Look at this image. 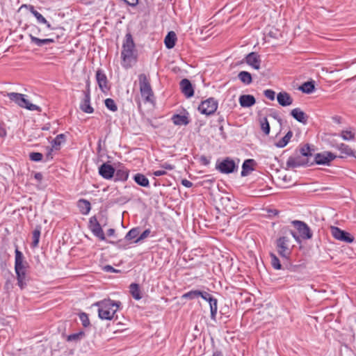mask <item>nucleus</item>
Listing matches in <instances>:
<instances>
[{
    "label": "nucleus",
    "instance_id": "f257e3e1",
    "mask_svg": "<svg viewBox=\"0 0 356 356\" xmlns=\"http://www.w3.org/2000/svg\"><path fill=\"white\" fill-rule=\"evenodd\" d=\"M121 302L111 299H104L93 304L98 307V316L102 320H111L118 310Z\"/></svg>",
    "mask_w": 356,
    "mask_h": 356
},
{
    "label": "nucleus",
    "instance_id": "f03ea898",
    "mask_svg": "<svg viewBox=\"0 0 356 356\" xmlns=\"http://www.w3.org/2000/svg\"><path fill=\"white\" fill-rule=\"evenodd\" d=\"M135 44L132 36L127 33L125 36V41L122 44L121 57L122 59V65L125 68L131 67L136 62V56L134 54Z\"/></svg>",
    "mask_w": 356,
    "mask_h": 356
},
{
    "label": "nucleus",
    "instance_id": "7ed1b4c3",
    "mask_svg": "<svg viewBox=\"0 0 356 356\" xmlns=\"http://www.w3.org/2000/svg\"><path fill=\"white\" fill-rule=\"evenodd\" d=\"M15 270L17 275V284L21 289H24L26 285V269L27 263L24 262V256L21 251L17 248L15 250Z\"/></svg>",
    "mask_w": 356,
    "mask_h": 356
},
{
    "label": "nucleus",
    "instance_id": "20e7f679",
    "mask_svg": "<svg viewBox=\"0 0 356 356\" xmlns=\"http://www.w3.org/2000/svg\"><path fill=\"white\" fill-rule=\"evenodd\" d=\"M138 82L140 92L143 98L144 102H153L154 92L150 84V79L145 74H140L138 75Z\"/></svg>",
    "mask_w": 356,
    "mask_h": 356
},
{
    "label": "nucleus",
    "instance_id": "39448f33",
    "mask_svg": "<svg viewBox=\"0 0 356 356\" xmlns=\"http://www.w3.org/2000/svg\"><path fill=\"white\" fill-rule=\"evenodd\" d=\"M7 97L12 102H15L18 106L26 108L29 111H37L40 112L41 108L40 106L31 103L27 99L26 95L18 92H8Z\"/></svg>",
    "mask_w": 356,
    "mask_h": 356
},
{
    "label": "nucleus",
    "instance_id": "423d86ee",
    "mask_svg": "<svg viewBox=\"0 0 356 356\" xmlns=\"http://www.w3.org/2000/svg\"><path fill=\"white\" fill-rule=\"evenodd\" d=\"M276 250L282 258L288 259L291 254L292 248L291 238L284 236L279 237L275 241Z\"/></svg>",
    "mask_w": 356,
    "mask_h": 356
},
{
    "label": "nucleus",
    "instance_id": "0eeeda50",
    "mask_svg": "<svg viewBox=\"0 0 356 356\" xmlns=\"http://www.w3.org/2000/svg\"><path fill=\"white\" fill-rule=\"evenodd\" d=\"M218 106V102L213 97H210L203 102L198 106V111L204 115H210L213 114Z\"/></svg>",
    "mask_w": 356,
    "mask_h": 356
},
{
    "label": "nucleus",
    "instance_id": "6e6552de",
    "mask_svg": "<svg viewBox=\"0 0 356 356\" xmlns=\"http://www.w3.org/2000/svg\"><path fill=\"white\" fill-rule=\"evenodd\" d=\"M238 166L235 161L227 157L216 164V168L222 173L229 174L234 172Z\"/></svg>",
    "mask_w": 356,
    "mask_h": 356
},
{
    "label": "nucleus",
    "instance_id": "1a4fd4ad",
    "mask_svg": "<svg viewBox=\"0 0 356 356\" xmlns=\"http://www.w3.org/2000/svg\"><path fill=\"white\" fill-rule=\"evenodd\" d=\"M309 165V159L300 155L290 156L286 163L287 169H294L296 168L307 166Z\"/></svg>",
    "mask_w": 356,
    "mask_h": 356
},
{
    "label": "nucleus",
    "instance_id": "9d476101",
    "mask_svg": "<svg viewBox=\"0 0 356 356\" xmlns=\"http://www.w3.org/2000/svg\"><path fill=\"white\" fill-rule=\"evenodd\" d=\"M331 234L332 236L338 240L348 243L354 241V237L348 232H345L337 227H331Z\"/></svg>",
    "mask_w": 356,
    "mask_h": 356
},
{
    "label": "nucleus",
    "instance_id": "9b49d317",
    "mask_svg": "<svg viewBox=\"0 0 356 356\" xmlns=\"http://www.w3.org/2000/svg\"><path fill=\"white\" fill-rule=\"evenodd\" d=\"M292 224L297 229L302 239L307 240L312 237V232L305 222L300 220H293Z\"/></svg>",
    "mask_w": 356,
    "mask_h": 356
},
{
    "label": "nucleus",
    "instance_id": "f8f14e48",
    "mask_svg": "<svg viewBox=\"0 0 356 356\" xmlns=\"http://www.w3.org/2000/svg\"><path fill=\"white\" fill-rule=\"evenodd\" d=\"M89 227L93 234L98 237L99 240L104 241L106 239L103 229L95 216L90 218Z\"/></svg>",
    "mask_w": 356,
    "mask_h": 356
},
{
    "label": "nucleus",
    "instance_id": "ddd939ff",
    "mask_svg": "<svg viewBox=\"0 0 356 356\" xmlns=\"http://www.w3.org/2000/svg\"><path fill=\"white\" fill-rule=\"evenodd\" d=\"M336 156L329 152L316 154L314 157V161L318 165H327L330 161H333Z\"/></svg>",
    "mask_w": 356,
    "mask_h": 356
},
{
    "label": "nucleus",
    "instance_id": "4468645a",
    "mask_svg": "<svg viewBox=\"0 0 356 356\" xmlns=\"http://www.w3.org/2000/svg\"><path fill=\"white\" fill-rule=\"evenodd\" d=\"M96 80L100 90L105 92L109 89L108 79L106 74L102 69H98L96 72Z\"/></svg>",
    "mask_w": 356,
    "mask_h": 356
},
{
    "label": "nucleus",
    "instance_id": "2eb2a0df",
    "mask_svg": "<svg viewBox=\"0 0 356 356\" xmlns=\"http://www.w3.org/2000/svg\"><path fill=\"white\" fill-rule=\"evenodd\" d=\"M245 62L255 70H259L261 66L260 56L256 52H251L245 56Z\"/></svg>",
    "mask_w": 356,
    "mask_h": 356
},
{
    "label": "nucleus",
    "instance_id": "dca6fc26",
    "mask_svg": "<svg viewBox=\"0 0 356 356\" xmlns=\"http://www.w3.org/2000/svg\"><path fill=\"white\" fill-rule=\"evenodd\" d=\"M99 174L106 179H111L115 174V168L110 164L103 163L99 168Z\"/></svg>",
    "mask_w": 356,
    "mask_h": 356
},
{
    "label": "nucleus",
    "instance_id": "f3484780",
    "mask_svg": "<svg viewBox=\"0 0 356 356\" xmlns=\"http://www.w3.org/2000/svg\"><path fill=\"white\" fill-rule=\"evenodd\" d=\"M180 88L182 93L187 97L190 98L194 95V90L191 81L187 79H184L180 81Z\"/></svg>",
    "mask_w": 356,
    "mask_h": 356
},
{
    "label": "nucleus",
    "instance_id": "a211bd4d",
    "mask_svg": "<svg viewBox=\"0 0 356 356\" xmlns=\"http://www.w3.org/2000/svg\"><path fill=\"white\" fill-rule=\"evenodd\" d=\"M82 111L86 113H92L94 111L93 108L90 106V91H84V99L80 105Z\"/></svg>",
    "mask_w": 356,
    "mask_h": 356
},
{
    "label": "nucleus",
    "instance_id": "6ab92c4d",
    "mask_svg": "<svg viewBox=\"0 0 356 356\" xmlns=\"http://www.w3.org/2000/svg\"><path fill=\"white\" fill-rule=\"evenodd\" d=\"M334 147L337 149L340 152L343 154L341 156V158L347 157V156H353L356 157V152H355L351 147H350L348 145L344 143H339L337 144Z\"/></svg>",
    "mask_w": 356,
    "mask_h": 356
},
{
    "label": "nucleus",
    "instance_id": "aec40b11",
    "mask_svg": "<svg viewBox=\"0 0 356 356\" xmlns=\"http://www.w3.org/2000/svg\"><path fill=\"white\" fill-rule=\"evenodd\" d=\"M29 10L36 18L38 23L45 24L49 29H51V30L53 29V28L51 27V25L47 21V19L39 12H38L35 9L33 6L29 5Z\"/></svg>",
    "mask_w": 356,
    "mask_h": 356
},
{
    "label": "nucleus",
    "instance_id": "412c9836",
    "mask_svg": "<svg viewBox=\"0 0 356 356\" xmlns=\"http://www.w3.org/2000/svg\"><path fill=\"white\" fill-rule=\"evenodd\" d=\"M129 177V170L124 167L115 170L114 181H125Z\"/></svg>",
    "mask_w": 356,
    "mask_h": 356
},
{
    "label": "nucleus",
    "instance_id": "4be33fe9",
    "mask_svg": "<svg viewBox=\"0 0 356 356\" xmlns=\"http://www.w3.org/2000/svg\"><path fill=\"white\" fill-rule=\"evenodd\" d=\"M278 103L282 106H287L292 104L293 99L286 92H280L277 96Z\"/></svg>",
    "mask_w": 356,
    "mask_h": 356
},
{
    "label": "nucleus",
    "instance_id": "5701e85b",
    "mask_svg": "<svg viewBox=\"0 0 356 356\" xmlns=\"http://www.w3.org/2000/svg\"><path fill=\"white\" fill-rule=\"evenodd\" d=\"M291 115L299 122L306 124L307 121V116L299 108H296L291 111Z\"/></svg>",
    "mask_w": 356,
    "mask_h": 356
},
{
    "label": "nucleus",
    "instance_id": "b1692460",
    "mask_svg": "<svg viewBox=\"0 0 356 356\" xmlns=\"http://www.w3.org/2000/svg\"><path fill=\"white\" fill-rule=\"evenodd\" d=\"M255 102V98L251 95H243L239 97V103L242 107H250Z\"/></svg>",
    "mask_w": 356,
    "mask_h": 356
},
{
    "label": "nucleus",
    "instance_id": "393cba45",
    "mask_svg": "<svg viewBox=\"0 0 356 356\" xmlns=\"http://www.w3.org/2000/svg\"><path fill=\"white\" fill-rule=\"evenodd\" d=\"M177 41V35L174 31H170L165 37L164 43L168 49H172L175 47Z\"/></svg>",
    "mask_w": 356,
    "mask_h": 356
},
{
    "label": "nucleus",
    "instance_id": "a878e982",
    "mask_svg": "<svg viewBox=\"0 0 356 356\" xmlns=\"http://www.w3.org/2000/svg\"><path fill=\"white\" fill-rule=\"evenodd\" d=\"M254 164V161L253 159H247L245 160L242 165V171L241 176L245 177L247 176L250 172L254 170L253 165Z\"/></svg>",
    "mask_w": 356,
    "mask_h": 356
},
{
    "label": "nucleus",
    "instance_id": "bb28decb",
    "mask_svg": "<svg viewBox=\"0 0 356 356\" xmlns=\"http://www.w3.org/2000/svg\"><path fill=\"white\" fill-rule=\"evenodd\" d=\"M77 205L80 212L83 215L88 214L91 209L90 202L84 199L79 200Z\"/></svg>",
    "mask_w": 356,
    "mask_h": 356
},
{
    "label": "nucleus",
    "instance_id": "cd10ccee",
    "mask_svg": "<svg viewBox=\"0 0 356 356\" xmlns=\"http://www.w3.org/2000/svg\"><path fill=\"white\" fill-rule=\"evenodd\" d=\"M30 39L32 43L36 44L38 47H41L44 44H47L55 42V40L53 38L40 39L32 35H30Z\"/></svg>",
    "mask_w": 356,
    "mask_h": 356
},
{
    "label": "nucleus",
    "instance_id": "c85d7f7f",
    "mask_svg": "<svg viewBox=\"0 0 356 356\" xmlns=\"http://www.w3.org/2000/svg\"><path fill=\"white\" fill-rule=\"evenodd\" d=\"M172 121L175 125H187L189 123L188 117L186 115H181L179 114L173 115L172 117Z\"/></svg>",
    "mask_w": 356,
    "mask_h": 356
},
{
    "label": "nucleus",
    "instance_id": "c756f323",
    "mask_svg": "<svg viewBox=\"0 0 356 356\" xmlns=\"http://www.w3.org/2000/svg\"><path fill=\"white\" fill-rule=\"evenodd\" d=\"M238 77L239 80L245 85H250L252 82V75L248 72H240L238 74Z\"/></svg>",
    "mask_w": 356,
    "mask_h": 356
},
{
    "label": "nucleus",
    "instance_id": "7c9ffc66",
    "mask_svg": "<svg viewBox=\"0 0 356 356\" xmlns=\"http://www.w3.org/2000/svg\"><path fill=\"white\" fill-rule=\"evenodd\" d=\"M134 181L140 186L143 187H148L149 181L148 179L143 174L137 173L134 177Z\"/></svg>",
    "mask_w": 356,
    "mask_h": 356
},
{
    "label": "nucleus",
    "instance_id": "2f4dec72",
    "mask_svg": "<svg viewBox=\"0 0 356 356\" xmlns=\"http://www.w3.org/2000/svg\"><path fill=\"white\" fill-rule=\"evenodd\" d=\"M211 312V318L213 321H216V315L218 312V300L214 298L209 302Z\"/></svg>",
    "mask_w": 356,
    "mask_h": 356
},
{
    "label": "nucleus",
    "instance_id": "473e14b6",
    "mask_svg": "<svg viewBox=\"0 0 356 356\" xmlns=\"http://www.w3.org/2000/svg\"><path fill=\"white\" fill-rule=\"evenodd\" d=\"M130 293L133 298L136 300H140L142 298V296L140 295V290L139 285L136 283H132L129 286Z\"/></svg>",
    "mask_w": 356,
    "mask_h": 356
},
{
    "label": "nucleus",
    "instance_id": "72a5a7b5",
    "mask_svg": "<svg viewBox=\"0 0 356 356\" xmlns=\"http://www.w3.org/2000/svg\"><path fill=\"white\" fill-rule=\"evenodd\" d=\"M292 136L293 132L291 131H289L281 140L276 143L275 145L280 148L285 147L289 143Z\"/></svg>",
    "mask_w": 356,
    "mask_h": 356
},
{
    "label": "nucleus",
    "instance_id": "f704fd0d",
    "mask_svg": "<svg viewBox=\"0 0 356 356\" xmlns=\"http://www.w3.org/2000/svg\"><path fill=\"white\" fill-rule=\"evenodd\" d=\"M140 234V228L139 227H134L131 229L126 234L125 239L127 241H131L134 240V241L139 236Z\"/></svg>",
    "mask_w": 356,
    "mask_h": 356
},
{
    "label": "nucleus",
    "instance_id": "c9c22d12",
    "mask_svg": "<svg viewBox=\"0 0 356 356\" xmlns=\"http://www.w3.org/2000/svg\"><path fill=\"white\" fill-rule=\"evenodd\" d=\"M40 237V227H36L33 233H32V243H31V247L32 248H36L38 246L39 241Z\"/></svg>",
    "mask_w": 356,
    "mask_h": 356
},
{
    "label": "nucleus",
    "instance_id": "e433bc0d",
    "mask_svg": "<svg viewBox=\"0 0 356 356\" xmlns=\"http://www.w3.org/2000/svg\"><path fill=\"white\" fill-rule=\"evenodd\" d=\"M200 295H201V291L192 290V291H190L183 294L182 298L193 300V299L200 297Z\"/></svg>",
    "mask_w": 356,
    "mask_h": 356
},
{
    "label": "nucleus",
    "instance_id": "4c0bfd02",
    "mask_svg": "<svg viewBox=\"0 0 356 356\" xmlns=\"http://www.w3.org/2000/svg\"><path fill=\"white\" fill-rule=\"evenodd\" d=\"M85 336V332L83 331H80L76 333H73L70 334L67 337V341H79Z\"/></svg>",
    "mask_w": 356,
    "mask_h": 356
},
{
    "label": "nucleus",
    "instance_id": "58836bf2",
    "mask_svg": "<svg viewBox=\"0 0 356 356\" xmlns=\"http://www.w3.org/2000/svg\"><path fill=\"white\" fill-rule=\"evenodd\" d=\"M270 263L272 266L276 270H280L282 268V265L280 264V259L274 253H270Z\"/></svg>",
    "mask_w": 356,
    "mask_h": 356
},
{
    "label": "nucleus",
    "instance_id": "ea45409f",
    "mask_svg": "<svg viewBox=\"0 0 356 356\" xmlns=\"http://www.w3.org/2000/svg\"><path fill=\"white\" fill-rule=\"evenodd\" d=\"M300 89L305 93L309 94L312 92L314 90V85L313 82L307 81L304 83L300 87Z\"/></svg>",
    "mask_w": 356,
    "mask_h": 356
},
{
    "label": "nucleus",
    "instance_id": "a19ab883",
    "mask_svg": "<svg viewBox=\"0 0 356 356\" xmlns=\"http://www.w3.org/2000/svg\"><path fill=\"white\" fill-rule=\"evenodd\" d=\"M65 136L63 134H58L52 141V147L58 149L62 143L65 141Z\"/></svg>",
    "mask_w": 356,
    "mask_h": 356
},
{
    "label": "nucleus",
    "instance_id": "79ce46f5",
    "mask_svg": "<svg viewBox=\"0 0 356 356\" xmlns=\"http://www.w3.org/2000/svg\"><path fill=\"white\" fill-rule=\"evenodd\" d=\"M340 136L344 140H351L355 138V134L350 130H343L340 134Z\"/></svg>",
    "mask_w": 356,
    "mask_h": 356
},
{
    "label": "nucleus",
    "instance_id": "37998d69",
    "mask_svg": "<svg viewBox=\"0 0 356 356\" xmlns=\"http://www.w3.org/2000/svg\"><path fill=\"white\" fill-rule=\"evenodd\" d=\"M105 106L110 111L115 112L118 110V106L113 99L108 98L105 100Z\"/></svg>",
    "mask_w": 356,
    "mask_h": 356
},
{
    "label": "nucleus",
    "instance_id": "c03bdc74",
    "mask_svg": "<svg viewBox=\"0 0 356 356\" xmlns=\"http://www.w3.org/2000/svg\"><path fill=\"white\" fill-rule=\"evenodd\" d=\"M301 156L309 159V156H312L311 149L309 145H305L302 147L300 149Z\"/></svg>",
    "mask_w": 356,
    "mask_h": 356
},
{
    "label": "nucleus",
    "instance_id": "a18cd8bd",
    "mask_svg": "<svg viewBox=\"0 0 356 356\" xmlns=\"http://www.w3.org/2000/svg\"><path fill=\"white\" fill-rule=\"evenodd\" d=\"M261 129L266 135L270 133V125L266 118H264L261 120Z\"/></svg>",
    "mask_w": 356,
    "mask_h": 356
},
{
    "label": "nucleus",
    "instance_id": "49530a36",
    "mask_svg": "<svg viewBox=\"0 0 356 356\" xmlns=\"http://www.w3.org/2000/svg\"><path fill=\"white\" fill-rule=\"evenodd\" d=\"M79 316L83 327H86L90 325L88 316L86 313L82 312L79 314Z\"/></svg>",
    "mask_w": 356,
    "mask_h": 356
},
{
    "label": "nucleus",
    "instance_id": "de8ad7c7",
    "mask_svg": "<svg viewBox=\"0 0 356 356\" xmlns=\"http://www.w3.org/2000/svg\"><path fill=\"white\" fill-rule=\"evenodd\" d=\"M43 155L40 152H31L29 154V159L33 161H41L42 160Z\"/></svg>",
    "mask_w": 356,
    "mask_h": 356
},
{
    "label": "nucleus",
    "instance_id": "09e8293b",
    "mask_svg": "<svg viewBox=\"0 0 356 356\" xmlns=\"http://www.w3.org/2000/svg\"><path fill=\"white\" fill-rule=\"evenodd\" d=\"M151 231L150 229H145L141 234L139 235V236L134 241V243H137L143 240H144L145 238H146L147 237L149 236V234H150Z\"/></svg>",
    "mask_w": 356,
    "mask_h": 356
},
{
    "label": "nucleus",
    "instance_id": "8fccbe9b",
    "mask_svg": "<svg viewBox=\"0 0 356 356\" xmlns=\"http://www.w3.org/2000/svg\"><path fill=\"white\" fill-rule=\"evenodd\" d=\"M200 297L207 302H209L214 298L213 296L206 291H201V295H200Z\"/></svg>",
    "mask_w": 356,
    "mask_h": 356
},
{
    "label": "nucleus",
    "instance_id": "3c124183",
    "mask_svg": "<svg viewBox=\"0 0 356 356\" xmlns=\"http://www.w3.org/2000/svg\"><path fill=\"white\" fill-rule=\"evenodd\" d=\"M264 95L266 98L269 99L270 100H274L275 93L273 90L268 89L264 91Z\"/></svg>",
    "mask_w": 356,
    "mask_h": 356
},
{
    "label": "nucleus",
    "instance_id": "603ef678",
    "mask_svg": "<svg viewBox=\"0 0 356 356\" xmlns=\"http://www.w3.org/2000/svg\"><path fill=\"white\" fill-rule=\"evenodd\" d=\"M161 168L165 170H172L175 168V166L170 163H165L161 165Z\"/></svg>",
    "mask_w": 356,
    "mask_h": 356
},
{
    "label": "nucleus",
    "instance_id": "864d4df0",
    "mask_svg": "<svg viewBox=\"0 0 356 356\" xmlns=\"http://www.w3.org/2000/svg\"><path fill=\"white\" fill-rule=\"evenodd\" d=\"M153 175L155 177H161V176L166 175V171L164 170H156V171L153 172Z\"/></svg>",
    "mask_w": 356,
    "mask_h": 356
},
{
    "label": "nucleus",
    "instance_id": "5fc2aeb1",
    "mask_svg": "<svg viewBox=\"0 0 356 356\" xmlns=\"http://www.w3.org/2000/svg\"><path fill=\"white\" fill-rule=\"evenodd\" d=\"M181 184L186 188H191L193 186V183L191 181L186 179L181 180Z\"/></svg>",
    "mask_w": 356,
    "mask_h": 356
},
{
    "label": "nucleus",
    "instance_id": "6e6d98bb",
    "mask_svg": "<svg viewBox=\"0 0 356 356\" xmlns=\"http://www.w3.org/2000/svg\"><path fill=\"white\" fill-rule=\"evenodd\" d=\"M290 234H291V236H293V238L298 242V243H300L301 241H300V238L301 237L300 236V234L298 235L296 232H294L293 231L291 230L290 231Z\"/></svg>",
    "mask_w": 356,
    "mask_h": 356
},
{
    "label": "nucleus",
    "instance_id": "4d7b16f0",
    "mask_svg": "<svg viewBox=\"0 0 356 356\" xmlns=\"http://www.w3.org/2000/svg\"><path fill=\"white\" fill-rule=\"evenodd\" d=\"M34 178L38 181L40 182L43 178L42 174L41 172H35L34 175Z\"/></svg>",
    "mask_w": 356,
    "mask_h": 356
},
{
    "label": "nucleus",
    "instance_id": "13d9d810",
    "mask_svg": "<svg viewBox=\"0 0 356 356\" xmlns=\"http://www.w3.org/2000/svg\"><path fill=\"white\" fill-rule=\"evenodd\" d=\"M127 4L134 6L138 3V0H124Z\"/></svg>",
    "mask_w": 356,
    "mask_h": 356
},
{
    "label": "nucleus",
    "instance_id": "bf43d9fd",
    "mask_svg": "<svg viewBox=\"0 0 356 356\" xmlns=\"http://www.w3.org/2000/svg\"><path fill=\"white\" fill-rule=\"evenodd\" d=\"M7 133L6 129L3 127H0V137H5Z\"/></svg>",
    "mask_w": 356,
    "mask_h": 356
},
{
    "label": "nucleus",
    "instance_id": "052dcab7",
    "mask_svg": "<svg viewBox=\"0 0 356 356\" xmlns=\"http://www.w3.org/2000/svg\"><path fill=\"white\" fill-rule=\"evenodd\" d=\"M114 234H115L114 229L111 228V229H108V231H107L108 236H111L114 235Z\"/></svg>",
    "mask_w": 356,
    "mask_h": 356
},
{
    "label": "nucleus",
    "instance_id": "680f3d73",
    "mask_svg": "<svg viewBox=\"0 0 356 356\" xmlns=\"http://www.w3.org/2000/svg\"><path fill=\"white\" fill-rule=\"evenodd\" d=\"M105 269L106 270V271L108 272H115V270L113 268V267L111 266H106L105 267Z\"/></svg>",
    "mask_w": 356,
    "mask_h": 356
},
{
    "label": "nucleus",
    "instance_id": "e2e57ef3",
    "mask_svg": "<svg viewBox=\"0 0 356 356\" xmlns=\"http://www.w3.org/2000/svg\"><path fill=\"white\" fill-rule=\"evenodd\" d=\"M52 152H53V149L50 148L49 150V152L47 154V159H52V156H51Z\"/></svg>",
    "mask_w": 356,
    "mask_h": 356
},
{
    "label": "nucleus",
    "instance_id": "0e129e2a",
    "mask_svg": "<svg viewBox=\"0 0 356 356\" xmlns=\"http://www.w3.org/2000/svg\"><path fill=\"white\" fill-rule=\"evenodd\" d=\"M213 356H223L220 351L216 350L213 353Z\"/></svg>",
    "mask_w": 356,
    "mask_h": 356
},
{
    "label": "nucleus",
    "instance_id": "69168bd1",
    "mask_svg": "<svg viewBox=\"0 0 356 356\" xmlns=\"http://www.w3.org/2000/svg\"><path fill=\"white\" fill-rule=\"evenodd\" d=\"M219 129H220V133H221V134H222V133H223V131H224L223 126H220V128H219Z\"/></svg>",
    "mask_w": 356,
    "mask_h": 356
},
{
    "label": "nucleus",
    "instance_id": "338daca9",
    "mask_svg": "<svg viewBox=\"0 0 356 356\" xmlns=\"http://www.w3.org/2000/svg\"><path fill=\"white\" fill-rule=\"evenodd\" d=\"M224 120V118L222 117H220L218 120L219 122H222Z\"/></svg>",
    "mask_w": 356,
    "mask_h": 356
}]
</instances>
